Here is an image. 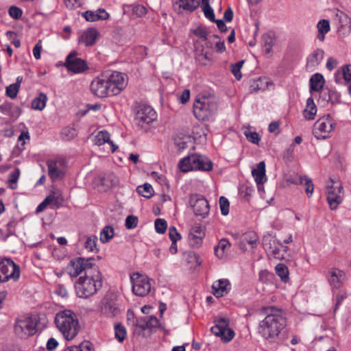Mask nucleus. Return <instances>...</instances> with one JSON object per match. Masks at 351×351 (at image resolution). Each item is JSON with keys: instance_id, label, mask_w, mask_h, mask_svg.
<instances>
[{"instance_id": "25", "label": "nucleus", "mask_w": 351, "mask_h": 351, "mask_svg": "<svg viewBox=\"0 0 351 351\" xmlns=\"http://www.w3.org/2000/svg\"><path fill=\"white\" fill-rule=\"evenodd\" d=\"M110 135L106 130L99 131L95 136V144L97 145H101L104 143H108L111 148V152H114L118 147L112 141H110Z\"/></svg>"}, {"instance_id": "15", "label": "nucleus", "mask_w": 351, "mask_h": 351, "mask_svg": "<svg viewBox=\"0 0 351 351\" xmlns=\"http://www.w3.org/2000/svg\"><path fill=\"white\" fill-rule=\"evenodd\" d=\"M189 204L196 216L205 218L209 213L210 206L207 199L202 195L193 194L189 197Z\"/></svg>"}, {"instance_id": "29", "label": "nucleus", "mask_w": 351, "mask_h": 351, "mask_svg": "<svg viewBox=\"0 0 351 351\" xmlns=\"http://www.w3.org/2000/svg\"><path fill=\"white\" fill-rule=\"evenodd\" d=\"M174 8L193 12L199 5V0H173Z\"/></svg>"}, {"instance_id": "61", "label": "nucleus", "mask_w": 351, "mask_h": 351, "mask_svg": "<svg viewBox=\"0 0 351 351\" xmlns=\"http://www.w3.org/2000/svg\"><path fill=\"white\" fill-rule=\"evenodd\" d=\"M169 236L171 241H177L181 239V235L178 232L174 226H171L169 229Z\"/></svg>"}, {"instance_id": "59", "label": "nucleus", "mask_w": 351, "mask_h": 351, "mask_svg": "<svg viewBox=\"0 0 351 351\" xmlns=\"http://www.w3.org/2000/svg\"><path fill=\"white\" fill-rule=\"evenodd\" d=\"M186 256L187 258V261L191 263H195L197 265L200 264L199 256L197 254L193 252H186Z\"/></svg>"}, {"instance_id": "51", "label": "nucleus", "mask_w": 351, "mask_h": 351, "mask_svg": "<svg viewBox=\"0 0 351 351\" xmlns=\"http://www.w3.org/2000/svg\"><path fill=\"white\" fill-rule=\"evenodd\" d=\"M167 228V221L163 219H156L155 221V229L156 232L163 234L165 232Z\"/></svg>"}, {"instance_id": "62", "label": "nucleus", "mask_w": 351, "mask_h": 351, "mask_svg": "<svg viewBox=\"0 0 351 351\" xmlns=\"http://www.w3.org/2000/svg\"><path fill=\"white\" fill-rule=\"evenodd\" d=\"M146 321L147 322L148 326L150 330L153 328H156L158 326L159 322L158 319L155 316H147L145 317Z\"/></svg>"}, {"instance_id": "12", "label": "nucleus", "mask_w": 351, "mask_h": 351, "mask_svg": "<svg viewBox=\"0 0 351 351\" xmlns=\"http://www.w3.org/2000/svg\"><path fill=\"white\" fill-rule=\"evenodd\" d=\"M111 96L117 95L127 86V76L122 73L113 71L105 73Z\"/></svg>"}, {"instance_id": "48", "label": "nucleus", "mask_w": 351, "mask_h": 351, "mask_svg": "<svg viewBox=\"0 0 351 351\" xmlns=\"http://www.w3.org/2000/svg\"><path fill=\"white\" fill-rule=\"evenodd\" d=\"M244 64V60H240L236 64L231 65V72L237 80H240L242 77L241 69Z\"/></svg>"}, {"instance_id": "33", "label": "nucleus", "mask_w": 351, "mask_h": 351, "mask_svg": "<svg viewBox=\"0 0 351 351\" xmlns=\"http://www.w3.org/2000/svg\"><path fill=\"white\" fill-rule=\"evenodd\" d=\"M316 112L317 107L314 103L313 99L312 97L308 98L306 108L303 112L304 117L308 120H312L314 119Z\"/></svg>"}, {"instance_id": "52", "label": "nucleus", "mask_w": 351, "mask_h": 351, "mask_svg": "<svg viewBox=\"0 0 351 351\" xmlns=\"http://www.w3.org/2000/svg\"><path fill=\"white\" fill-rule=\"evenodd\" d=\"M219 204L221 209V213L223 215L226 216L229 213L230 203L227 198L225 197H220Z\"/></svg>"}, {"instance_id": "30", "label": "nucleus", "mask_w": 351, "mask_h": 351, "mask_svg": "<svg viewBox=\"0 0 351 351\" xmlns=\"http://www.w3.org/2000/svg\"><path fill=\"white\" fill-rule=\"evenodd\" d=\"M252 174L258 185L263 184L266 181L265 162H260L256 168L252 171Z\"/></svg>"}, {"instance_id": "42", "label": "nucleus", "mask_w": 351, "mask_h": 351, "mask_svg": "<svg viewBox=\"0 0 351 351\" xmlns=\"http://www.w3.org/2000/svg\"><path fill=\"white\" fill-rule=\"evenodd\" d=\"M114 336L115 338L119 341L123 342L127 335L126 329L123 325L120 323L114 325Z\"/></svg>"}, {"instance_id": "9", "label": "nucleus", "mask_w": 351, "mask_h": 351, "mask_svg": "<svg viewBox=\"0 0 351 351\" xmlns=\"http://www.w3.org/2000/svg\"><path fill=\"white\" fill-rule=\"evenodd\" d=\"M130 281L132 285V291L138 296L144 297L151 291L152 285L148 276L138 272L130 275Z\"/></svg>"}, {"instance_id": "40", "label": "nucleus", "mask_w": 351, "mask_h": 351, "mask_svg": "<svg viewBox=\"0 0 351 351\" xmlns=\"http://www.w3.org/2000/svg\"><path fill=\"white\" fill-rule=\"evenodd\" d=\"M276 274L280 278L281 280L286 282L289 280V270L287 267L282 264L279 263L275 267Z\"/></svg>"}, {"instance_id": "13", "label": "nucleus", "mask_w": 351, "mask_h": 351, "mask_svg": "<svg viewBox=\"0 0 351 351\" xmlns=\"http://www.w3.org/2000/svg\"><path fill=\"white\" fill-rule=\"evenodd\" d=\"M263 245L268 256L274 258L284 260V253L280 249L282 244L273 235L267 234L263 238Z\"/></svg>"}, {"instance_id": "36", "label": "nucleus", "mask_w": 351, "mask_h": 351, "mask_svg": "<svg viewBox=\"0 0 351 351\" xmlns=\"http://www.w3.org/2000/svg\"><path fill=\"white\" fill-rule=\"evenodd\" d=\"M47 101V97L45 93H40L32 102V108L34 110H42L45 108Z\"/></svg>"}, {"instance_id": "5", "label": "nucleus", "mask_w": 351, "mask_h": 351, "mask_svg": "<svg viewBox=\"0 0 351 351\" xmlns=\"http://www.w3.org/2000/svg\"><path fill=\"white\" fill-rule=\"evenodd\" d=\"M217 110V103L213 96H202L196 99L193 106V114L199 121H206Z\"/></svg>"}, {"instance_id": "17", "label": "nucleus", "mask_w": 351, "mask_h": 351, "mask_svg": "<svg viewBox=\"0 0 351 351\" xmlns=\"http://www.w3.org/2000/svg\"><path fill=\"white\" fill-rule=\"evenodd\" d=\"M64 66L69 71L74 73H80L88 69L86 62L77 57L76 51H71L67 56Z\"/></svg>"}, {"instance_id": "45", "label": "nucleus", "mask_w": 351, "mask_h": 351, "mask_svg": "<svg viewBox=\"0 0 351 351\" xmlns=\"http://www.w3.org/2000/svg\"><path fill=\"white\" fill-rule=\"evenodd\" d=\"M20 169L18 167H16L14 171L9 174L8 182L10 184V188L12 189H15L16 188V183L20 176Z\"/></svg>"}, {"instance_id": "58", "label": "nucleus", "mask_w": 351, "mask_h": 351, "mask_svg": "<svg viewBox=\"0 0 351 351\" xmlns=\"http://www.w3.org/2000/svg\"><path fill=\"white\" fill-rule=\"evenodd\" d=\"M8 12L10 16L14 19L21 18L23 14L22 10L16 6H11Z\"/></svg>"}, {"instance_id": "24", "label": "nucleus", "mask_w": 351, "mask_h": 351, "mask_svg": "<svg viewBox=\"0 0 351 351\" xmlns=\"http://www.w3.org/2000/svg\"><path fill=\"white\" fill-rule=\"evenodd\" d=\"M99 36V32L95 28H88L83 32L79 38V42L86 46L93 45Z\"/></svg>"}, {"instance_id": "54", "label": "nucleus", "mask_w": 351, "mask_h": 351, "mask_svg": "<svg viewBox=\"0 0 351 351\" xmlns=\"http://www.w3.org/2000/svg\"><path fill=\"white\" fill-rule=\"evenodd\" d=\"M193 34L198 38L206 40L208 35V32L206 28L203 27H198L193 31Z\"/></svg>"}, {"instance_id": "8", "label": "nucleus", "mask_w": 351, "mask_h": 351, "mask_svg": "<svg viewBox=\"0 0 351 351\" xmlns=\"http://www.w3.org/2000/svg\"><path fill=\"white\" fill-rule=\"evenodd\" d=\"M21 275L20 267L10 258L0 261V282L17 281Z\"/></svg>"}, {"instance_id": "7", "label": "nucleus", "mask_w": 351, "mask_h": 351, "mask_svg": "<svg viewBox=\"0 0 351 351\" xmlns=\"http://www.w3.org/2000/svg\"><path fill=\"white\" fill-rule=\"evenodd\" d=\"M326 193L330 209L335 210L343 201V189L341 184L330 178L329 183L326 185Z\"/></svg>"}, {"instance_id": "39", "label": "nucleus", "mask_w": 351, "mask_h": 351, "mask_svg": "<svg viewBox=\"0 0 351 351\" xmlns=\"http://www.w3.org/2000/svg\"><path fill=\"white\" fill-rule=\"evenodd\" d=\"M97 236L93 235L86 237L84 248L88 252H97L98 248L97 247Z\"/></svg>"}, {"instance_id": "57", "label": "nucleus", "mask_w": 351, "mask_h": 351, "mask_svg": "<svg viewBox=\"0 0 351 351\" xmlns=\"http://www.w3.org/2000/svg\"><path fill=\"white\" fill-rule=\"evenodd\" d=\"M202 11L204 12L206 18H207L212 22L215 21V18L214 11L213 9L210 7V5L202 6Z\"/></svg>"}, {"instance_id": "50", "label": "nucleus", "mask_w": 351, "mask_h": 351, "mask_svg": "<svg viewBox=\"0 0 351 351\" xmlns=\"http://www.w3.org/2000/svg\"><path fill=\"white\" fill-rule=\"evenodd\" d=\"M77 135V132L75 128L71 127H66L62 130V136L64 140L70 141Z\"/></svg>"}, {"instance_id": "60", "label": "nucleus", "mask_w": 351, "mask_h": 351, "mask_svg": "<svg viewBox=\"0 0 351 351\" xmlns=\"http://www.w3.org/2000/svg\"><path fill=\"white\" fill-rule=\"evenodd\" d=\"M132 12L137 16H143L147 13V9L143 5H136L132 8Z\"/></svg>"}, {"instance_id": "38", "label": "nucleus", "mask_w": 351, "mask_h": 351, "mask_svg": "<svg viewBox=\"0 0 351 351\" xmlns=\"http://www.w3.org/2000/svg\"><path fill=\"white\" fill-rule=\"evenodd\" d=\"M64 351H94V348L90 341H84L79 346L68 347Z\"/></svg>"}, {"instance_id": "20", "label": "nucleus", "mask_w": 351, "mask_h": 351, "mask_svg": "<svg viewBox=\"0 0 351 351\" xmlns=\"http://www.w3.org/2000/svg\"><path fill=\"white\" fill-rule=\"evenodd\" d=\"M327 279L332 289H339L346 282L347 278L346 273L337 268H332L328 271Z\"/></svg>"}, {"instance_id": "49", "label": "nucleus", "mask_w": 351, "mask_h": 351, "mask_svg": "<svg viewBox=\"0 0 351 351\" xmlns=\"http://www.w3.org/2000/svg\"><path fill=\"white\" fill-rule=\"evenodd\" d=\"M244 134L247 141L254 144L258 145L261 141V136L256 132L247 130L244 132Z\"/></svg>"}, {"instance_id": "6", "label": "nucleus", "mask_w": 351, "mask_h": 351, "mask_svg": "<svg viewBox=\"0 0 351 351\" xmlns=\"http://www.w3.org/2000/svg\"><path fill=\"white\" fill-rule=\"evenodd\" d=\"M95 266V258L77 257L71 260L66 267V272L71 277H77L83 271H90Z\"/></svg>"}, {"instance_id": "14", "label": "nucleus", "mask_w": 351, "mask_h": 351, "mask_svg": "<svg viewBox=\"0 0 351 351\" xmlns=\"http://www.w3.org/2000/svg\"><path fill=\"white\" fill-rule=\"evenodd\" d=\"M334 125V122L329 115L323 117L315 123L313 133L316 138L325 139L329 136Z\"/></svg>"}, {"instance_id": "64", "label": "nucleus", "mask_w": 351, "mask_h": 351, "mask_svg": "<svg viewBox=\"0 0 351 351\" xmlns=\"http://www.w3.org/2000/svg\"><path fill=\"white\" fill-rule=\"evenodd\" d=\"M343 76L346 81L351 80V65H346L342 69Z\"/></svg>"}, {"instance_id": "35", "label": "nucleus", "mask_w": 351, "mask_h": 351, "mask_svg": "<svg viewBox=\"0 0 351 351\" xmlns=\"http://www.w3.org/2000/svg\"><path fill=\"white\" fill-rule=\"evenodd\" d=\"M317 27L319 32L317 38L323 41L325 38V34L330 31V23L328 20L322 19L318 22Z\"/></svg>"}, {"instance_id": "22", "label": "nucleus", "mask_w": 351, "mask_h": 351, "mask_svg": "<svg viewBox=\"0 0 351 351\" xmlns=\"http://www.w3.org/2000/svg\"><path fill=\"white\" fill-rule=\"evenodd\" d=\"M205 237V231L202 226L199 224H195L191 228L189 234V241L190 245L193 247H199L204 237Z\"/></svg>"}, {"instance_id": "32", "label": "nucleus", "mask_w": 351, "mask_h": 351, "mask_svg": "<svg viewBox=\"0 0 351 351\" xmlns=\"http://www.w3.org/2000/svg\"><path fill=\"white\" fill-rule=\"evenodd\" d=\"M324 85V79L322 74H313L310 79V88L311 91L319 92Z\"/></svg>"}, {"instance_id": "44", "label": "nucleus", "mask_w": 351, "mask_h": 351, "mask_svg": "<svg viewBox=\"0 0 351 351\" xmlns=\"http://www.w3.org/2000/svg\"><path fill=\"white\" fill-rule=\"evenodd\" d=\"M137 191L139 194L146 198H150L153 196L154 190L151 184L145 183L143 185L139 186L137 188Z\"/></svg>"}, {"instance_id": "46", "label": "nucleus", "mask_w": 351, "mask_h": 351, "mask_svg": "<svg viewBox=\"0 0 351 351\" xmlns=\"http://www.w3.org/2000/svg\"><path fill=\"white\" fill-rule=\"evenodd\" d=\"M300 183L306 185L305 191L307 194V196L308 197H311L314 191V186L311 179L307 176L300 177Z\"/></svg>"}, {"instance_id": "16", "label": "nucleus", "mask_w": 351, "mask_h": 351, "mask_svg": "<svg viewBox=\"0 0 351 351\" xmlns=\"http://www.w3.org/2000/svg\"><path fill=\"white\" fill-rule=\"evenodd\" d=\"M211 332L216 336L220 337L224 342L232 340L234 332L228 327V320L226 318H219L215 321V326L210 328Z\"/></svg>"}, {"instance_id": "2", "label": "nucleus", "mask_w": 351, "mask_h": 351, "mask_svg": "<svg viewBox=\"0 0 351 351\" xmlns=\"http://www.w3.org/2000/svg\"><path fill=\"white\" fill-rule=\"evenodd\" d=\"M102 282L101 272L97 267L93 268L77 279L75 285L76 294L82 298L92 296L101 289Z\"/></svg>"}, {"instance_id": "19", "label": "nucleus", "mask_w": 351, "mask_h": 351, "mask_svg": "<svg viewBox=\"0 0 351 351\" xmlns=\"http://www.w3.org/2000/svg\"><path fill=\"white\" fill-rule=\"evenodd\" d=\"M101 311L107 317H115L119 313L117 298L113 295H106L101 302Z\"/></svg>"}, {"instance_id": "21", "label": "nucleus", "mask_w": 351, "mask_h": 351, "mask_svg": "<svg viewBox=\"0 0 351 351\" xmlns=\"http://www.w3.org/2000/svg\"><path fill=\"white\" fill-rule=\"evenodd\" d=\"M62 164L63 160L61 159L49 160L47 162L48 173L53 181L60 180L64 177V172L62 169Z\"/></svg>"}, {"instance_id": "18", "label": "nucleus", "mask_w": 351, "mask_h": 351, "mask_svg": "<svg viewBox=\"0 0 351 351\" xmlns=\"http://www.w3.org/2000/svg\"><path fill=\"white\" fill-rule=\"evenodd\" d=\"M90 90L98 97L111 96L105 73L100 75L92 81Z\"/></svg>"}, {"instance_id": "43", "label": "nucleus", "mask_w": 351, "mask_h": 351, "mask_svg": "<svg viewBox=\"0 0 351 351\" xmlns=\"http://www.w3.org/2000/svg\"><path fill=\"white\" fill-rule=\"evenodd\" d=\"M114 235V229L112 226H106L100 233V241L105 243L108 242Z\"/></svg>"}, {"instance_id": "34", "label": "nucleus", "mask_w": 351, "mask_h": 351, "mask_svg": "<svg viewBox=\"0 0 351 351\" xmlns=\"http://www.w3.org/2000/svg\"><path fill=\"white\" fill-rule=\"evenodd\" d=\"M268 81L265 78L258 77L250 82V93H257L259 90H264L268 86Z\"/></svg>"}, {"instance_id": "23", "label": "nucleus", "mask_w": 351, "mask_h": 351, "mask_svg": "<svg viewBox=\"0 0 351 351\" xmlns=\"http://www.w3.org/2000/svg\"><path fill=\"white\" fill-rule=\"evenodd\" d=\"M213 294L217 297H223L231 289V285L228 280L221 279L215 281L212 285Z\"/></svg>"}, {"instance_id": "37", "label": "nucleus", "mask_w": 351, "mask_h": 351, "mask_svg": "<svg viewBox=\"0 0 351 351\" xmlns=\"http://www.w3.org/2000/svg\"><path fill=\"white\" fill-rule=\"evenodd\" d=\"M243 243H247L252 248H255L258 243V236L255 232H247L243 235Z\"/></svg>"}, {"instance_id": "26", "label": "nucleus", "mask_w": 351, "mask_h": 351, "mask_svg": "<svg viewBox=\"0 0 351 351\" xmlns=\"http://www.w3.org/2000/svg\"><path fill=\"white\" fill-rule=\"evenodd\" d=\"M324 52L322 49H317L315 50L308 58L306 67L311 71H313L324 58Z\"/></svg>"}, {"instance_id": "1", "label": "nucleus", "mask_w": 351, "mask_h": 351, "mask_svg": "<svg viewBox=\"0 0 351 351\" xmlns=\"http://www.w3.org/2000/svg\"><path fill=\"white\" fill-rule=\"evenodd\" d=\"M261 313L265 317L259 322V334L270 342L276 341L287 324L285 313L273 306L262 307Z\"/></svg>"}, {"instance_id": "47", "label": "nucleus", "mask_w": 351, "mask_h": 351, "mask_svg": "<svg viewBox=\"0 0 351 351\" xmlns=\"http://www.w3.org/2000/svg\"><path fill=\"white\" fill-rule=\"evenodd\" d=\"M46 202H48L49 204H53L59 206L62 202V198L59 193H57L53 191L49 195H48L46 198Z\"/></svg>"}, {"instance_id": "10", "label": "nucleus", "mask_w": 351, "mask_h": 351, "mask_svg": "<svg viewBox=\"0 0 351 351\" xmlns=\"http://www.w3.org/2000/svg\"><path fill=\"white\" fill-rule=\"evenodd\" d=\"M38 321L36 318L26 317L16 321L14 332L21 338H26L34 335L36 332Z\"/></svg>"}, {"instance_id": "31", "label": "nucleus", "mask_w": 351, "mask_h": 351, "mask_svg": "<svg viewBox=\"0 0 351 351\" xmlns=\"http://www.w3.org/2000/svg\"><path fill=\"white\" fill-rule=\"evenodd\" d=\"M82 16L88 21H96L97 20L106 19L108 18V14L104 9H99L97 12L86 11L82 13Z\"/></svg>"}, {"instance_id": "11", "label": "nucleus", "mask_w": 351, "mask_h": 351, "mask_svg": "<svg viewBox=\"0 0 351 351\" xmlns=\"http://www.w3.org/2000/svg\"><path fill=\"white\" fill-rule=\"evenodd\" d=\"M157 119L156 112L149 106H141L137 110L134 122L141 129H146L147 126Z\"/></svg>"}, {"instance_id": "63", "label": "nucleus", "mask_w": 351, "mask_h": 351, "mask_svg": "<svg viewBox=\"0 0 351 351\" xmlns=\"http://www.w3.org/2000/svg\"><path fill=\"white\" fill-rule=\"evenodd\" d=\"M41 49H42V41H41V40H39L33 49V55L36 60H38L40 58Z\"/></svg>"}, {"instance_id": "41", "label": "nucleus", "mask_w": 351, "mask_h": 351, "mask_svg": "<svg viewBox=\"0 0 351 351\" xmlns=\"http://www.w3.org/2000/svg\"><path fill=\"white\" fill-rule=\"evenodd\" d=\"M230 246V243L228 240L226 239H221L218 245L215 247V254L219 258H222L224 256L226 249Z\"/></svg>"}, {"instance_id": "28", "label": "nucleus", "mask_w": 351, "mask_h": 351, "mask_svg": "<svg viewBox=\"0 0 351 351\" xmlns=\"http://www.w3.org/2000/svg\"><path fill=\"white\" fill-rule=\"evenodd\" d=\"M0 112L11 119H16L21 114V109L18 107L14 109L12 104L6 101L0 105Z\"/></svg>"}, {"instance_id": "3", "label": "nucleus", "mask_w": 351, "mask_h": 351, "mask_svg": "<svg viewBox=\"0 0 351 351\" xmlns=\"http://www.w3.org/2000/svg\"><path fill=\"white\" fill-rule=\"evenodd\" d=\"M54 322L58 330L67 341L73 339L79 332L78 320L75 313L70 310L57 313Z\"/></svg>"}, {"instance_id": "27", "label": "nucleus", "mask_w": 351, "mask_h": 351, "mask_svg": "<svg viewBox=\"0 0 351 351\" xmlns=\"http://www.w3.org/2000/svg\"><path fill=\"white\" fill-rule=\"evenodd\" d=\"M212 57V53L205 50L204 46L195 47V59L200 64L206 65L211 61Z\"/></svg>"}, {"instance_id": "53", "label": "nucleus", "mask_w": 351, "mask_h": 351, "mask_svg": "<svg viewBox=\"0 0 351 351\" xmlns=\"http://www.w3.org/2000/svg\"><path fill=\"white\" fill-rule=\"evenodd\" d=\"M20 88H18V85L10 84L6 87L5 95L10 99H15L17 96Z\"/></svg>"}, {"instance_id": "4", "label": "nucleus", "mask_w": 351, "mask_h": 351, "mask_svg": "<svg viewBox=\"0 0 351 351\" xmlns=\"http://www.w3.org/2000/svg\"><path fill=\"white\" fill-rule=\"evenodd\" d=\"M178 167L184 173L193 170L208 171L213 169V163L206 156L194 154L181 159Z\"/></svg>"}, {"instance_id": "56", "label": "nucleus", "mask_w": 351, "mask_h": 351, "mask_svg": "<svg viewBox=\"0 0 351 351\" xmlns=\"http://www.w3.org/2000/svg\"><path fill=\"white\" fill-rule=\"evenodd\" d=\"M66 7L70 10L80 8L83 4V0H64Z\"/></svg>"}, {"instance_id": "55", "label": "nucleus", "mask_w": 351, "mask_h": 351, "mask_svg": "<svg viewBox=\"0 0 351 351\" xmlns=\"http://www.w3.org/2000/svg\"><path fill=\"white\" fill-rule=\"evenodd\" d=\"M138 218L134 215H130L126 217L125 227L128 229H133L137 226Z\"/></svg>"}]
</instances>
